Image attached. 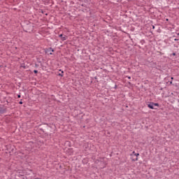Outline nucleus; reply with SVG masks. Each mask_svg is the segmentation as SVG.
Masks as SVG:
<instances>
[{"mask_svg": "<svg viewBox=\"0 0 179 179\" xmlns=\"http://www.w3.org/2000/svg\"><path fill=\"white\" fill-rule=\"evenodd\" d=\"M36 179H41V178H36Z\"/></svg>", "mask_w": 179, "mask_h": 179, "instance_id": "obj_18", "label": "nucleus"}, {"mask_svg": "<svg viewBox=\"0 0 179 179\" xmlns=\"http://www.w3.org/2000/svg\"><path fill=\"white\" fill-rule=\"evenodd\" d=\"M177 35H178V36H179V33H178V34H177Z\"/></svg>", "mask_w": 179, "mask_h": 179, "instance_id": "obj_16", "label": "nucleus"}, {"mask_svg": "<svg viewBox=\"0 0 179 179\" xmlns=\"http://www.w3.org/2000/svg\"><path fill=\"white\" fill-rule=\"evenodd\" d=\"M63 73H64V72L63 71H62V73H59V76H63Z\"/></svg>", "mask_w": 179, "mask_h": 179, "instance_id": "obj_5", "label": "nucleus"}, {"mask_svg": "<svg viewBox=\"0 0 179 179\" xmlns=\"http://www.w3.org/2000/svg\"><path fill=\"white\" fill-rule=\"evenodd\" d=\"M38 71L35 70L34 73H37Z\"/></svg>", "mask_w": 179, "mask_h": 179, "instance_id": "obj_6", "label": "nucleus"}, {"mask_svg": "<svg viewBox=\"0 0 179 179\" xmlns=\"http://www.w3.org/2000/svg\"><path fill=\"white\" fill-rule=\"evenodd\" d=\"M20 104H23V102L22 101H20Z\"/></svg>", "mask_w": 179, "mask_h": 179, "instance_id": "obj_7", "label": "nucleus"}, {"mask_svg": "<svg viewBox=\"0 0 179 179\" xmlns=\"http://www.w3.org/2000/svg\"><path fill=\"white\" fill-rule=\"evenodd\" d=\"M173 55L175 56V55H176V53H173Z\"/></svg>", "mask_w": 179, "mask_h": 179, "instance_id": "obj_13", "label": "nucleus"}, {"mask_svg": "<svg viewBox=\"0 0 179 179\" xmlns=\"http://www.w3.org/2000/svg\"><path fill=\"white\" fill-rule=\"evenodd\" d=\"M172 83H173V82H172V81H171V82H170V84H171V85H172Z\"/></svg>", "mask_w": 179, "mask_h": 179, "instance_id": "obj_12", "label": "nucleus"}, {"mask_svg": "<svg viewBox=\"0 0 179 179\" xmlns=\"http://www.w3.org/2000/svg\"><path fill=\"white\" fill-rule=\"evenodd\" d=\"M171 79L173 80V77H171Z\"/></svg>", "mask_w": 179, "mask_h": 179, "instance_id": "obj_14", "label": "nucleus"}, {"mask_svg": "<svg viewBox=\"0 0 179 179\" xmlns=\"http://www.w3.org/2000/svg\"><path fill=\"white\" fill-rule=\"evenodd\" d=\"M21 96L20 95H18V99H20Z\"/></svg>", "mask_w": 179, "mask_h": 179, "instance_id": "obj_10", "label": "nucleus"}, {"mask_svg": "<svg viewBox=\"0 0 179 179\" xmlns=\"http://www.w3.org/2000/svg\"><path fill=\"white\" fill-rule=\"evenodd\" d=\"M50 55H52V52H50Z\"/></svg>", "mask_w": 179, "mask_h": 179, "instance_id": "obj_15", "label": "nucleus"}, {"mask_svg": "<svg viewBox=\"0 0 179 179\" xmlns=\"http://www.w3.org/2000/svg\"><path fill=\"white\" fill-rule=\"evenodd\" d=\"M148 108L154 110V103H150V104H148Z\"/></svg>", "mask_w": 179, "mask_h": 179, "instance_id": "obj_2", "label": "nucleus"}, {"mask_svg": "<svg viewBox=\"0 0 179 179\" xmlns=\"http://www.w3.org/2000/svg\"><path fill=\"white\" fill-rule=\"evenodd\" d=\"M59 37L62 38V37H63V35H62V34L59 35Z\"/></svg>", "mask_w": 179, "mask_h": 179, "instance_id": "obj_8", "label": "nucleus"}, {"mask_svg": "<svg viewBox=\"0 0 179 179\" xmlns=\"http://www.w3.org/2000/svg\"><path fill=\"white\" fill-rule=\"evenodd\" d=\"M174 41H178V39H177V38H175V39H174Z\"/></svg>", "mask_w": 179, "mask_h": 179, "instance_id": "obj_11", "label": "nucleus"}, {"mask_svg": "<svg viewBox=\"0 0 179 179\" xmlns=\"http://www.w3.org/2000/svg\"><path fill=\"white\" fill-rule=\"evenodd\" d=\"M66 39H67V36H62V41H65Z\"/></svg>", "mask_w": 179, "mask_h": 179, "instance_id": "obj_3", "label": "nucleus"}, {"mask_svg": "<svg viewBox=\"0 0 179 179\" xmlns=\"http://www.w3.org/2000/svg\"><path fill=\"white\" fill-rule=\"evenodd\" d=\"M129 79H131V77H129Z\"/></svg>", "mask_w": 179, "mask_h": 179, "instance_id": "obj_17", "label": "nucleus"}, {"mask_svg": "<svg viewBox=\"0 0 179 179\" xmlns=\"http://www.w3.org/2000/svg\"><path fill=\"white\" fill-rule=\"evenodd\" d=\"M50 50H52V52H54V50H53V49H52V48H50Z\"/></svg>", "mask_w": 179, "mask_h": 179, "instance_id": "obj_9", "label": "nucleus"}, {"mask_svg": "<svg viewBox=\"0 0 179 179\" xmlns=\"http://www.w3.org/2000/svg\"><path fill=\"white\" fill-rule=\"evenodd\" d=\"M138 156H139V153H136L135 151H134L133 154L130 155V157H131V161L137 162Z\"/></svg>", "mask_w": 179, "mask_h": 179, "instance_id": "obj_1", "label": "nucleus"}, {"mask_svg": "<svg viewBox=\"0 0 179 179\" xmlns=\"http://www.w3.org/2000/svg\"><path fill=\"white\" fill-rule=\"evenodd\" d=\"M153 106H155L156 107H159V103H153Z\"/></svg>", "mask_w": 179, "mask_h": 179, "instance_id": "obj_4", "label": "nucleus"}]
</instances>
